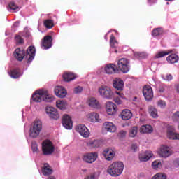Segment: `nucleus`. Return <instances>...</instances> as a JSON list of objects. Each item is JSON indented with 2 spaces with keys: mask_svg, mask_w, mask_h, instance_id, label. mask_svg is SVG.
<instances>
[{
  "mask_svg": "<svg viewBox=\"0 0 179 179\" xmlns=\"http://www.w3.org/2000/svg\"><path fill=\"white\" fill-rule=\"evenodd\" d=\"M122 171H124V163L121 162L112 163L107 169L108 174H110L112 177L121 176Z\"/></svg>",
  "mask_w": 179,
  "mask_h": 179,
  "instance_id": "f257e3e1",
  "label": "nucleus"
},
{
  "mask_svg": "<svg viewBox=\"0 0 179 179\" xmlns=\"http://www.w3.org/2000/svg\"><path fill=\"white\" fill-rule=\"evenodd\" d=\"M105 38L107 39V35L105 36Z\"/></svg>",
  "mask_w": 179,
  "mask_h": 179,
  "instance_id": "052dcab7",
  "label": "nucleus"
},
{
  "mask_svg": "<svg viewBox=\"0 0 179 179\" xmlns=\"http://www.w3.org/2000/svg\"><path fill=\"white\" fill-rule=\"evenodd\" d=\"M90 146L92 148H99L100 146V141L99 140H94L90 142Z\"/></svg>",
  "mask_w": 179,
  "mask_h": 179,
  "instance_id": "c03bdc74",
  "label": "nucleus"
},
{
  "mask_svg": "<svg viewBox=\"0 0 179 179\" xmlns=\"http://www.w3.org/2000/svg\"><path fill=\"white\" fill-rule=\"evenodd\" d=\"M152 166L154 170H159V169L162 167L163 164L162 163V162H160V160H155L152 162Z\"/></svg>",
  "mask_w": 179,
  "mask_h": 179,
  "instance_id": "c9c22d12",
  "label": "nucleus"
},
{
  "mask_svg": "<svg viewBox=\"0 0 179 179\" xmlns=\"http://www.w3.org/2000/svg\"><path fill=\"white\" fill-rule=\"evenodd\" d=\"M55 150L54 143L50 140H45L42 143V152L45 156L52 155Z\"/></svg>",
  "mask_w": 179,
  "mask_h": 179,
  "instance_id": "20e7f679",
  "label": "nucleus"
},
{
  "mask_svg": "<svg viewBox=\"0 0 179 179\" xmlns=\"http://www.w3.org/2000/svg\"><path fill=\"white\" fill-rule=\"evenodd\" d=\"M152 132L153 128L149 124L143 125L140 128V134H152Z\"/></svg>",
  "mask_w": 179,
  "mask_h": 179,
  "instance_id": "cd10ccee",
  "label": "nucleus"
},
{
  "mask_svg": "<svg viewBox=\"0 0 179 179\" xmlns=\"http://www.w3.org/2000/svg\"><path fill=\"white\" fill-rule=\"evenodd\" d=\"M103 128L107 132H115V131H117V127H115L113 122H110L103 123Z\"/></svg>",
  "mask_w": 179,
  "mask_h": 179,
  "instance_id": "4be33fe9",
  "label": "nucleus"
},
{
  "mask_svg": "<svg viewBox=\"0 0 179 179\" xmlns=\"http://www.w3.org/2000/svg\"><path fill=\"white\" fill-rule=\"evenodd\" d=\"M166 1H173V0H166Z\"/></svg>",
  "mask_w": 179,
  "mask_h": 179,
  "instance_id": "e2e57ef3",
  "label": "nucleus"
},
{
  "mask_svg": "<svg viewBox=\"0 0 179 179\" xmlns=\"http://www.w3.org/2000/svg\"><path fill=\"white\" fill-rule=\"evenodd\" d=\"M157 106L158 107H159L160 108H166V101H163V100H159L157 101Z\"/></svg>",
  "mask_w": 179,
  "mask_h": 179,
  "instance_id": "a18cd8bd",
  "label": "nucleus"
},
{
  "mask_svg": "<svg viewBox=\"0 0 179 179\" xmlns=\"http://www.w3.org/2000/svg\"><path fill=\"white\" fill-rule=\"evenodd\" d=\"M167 138L172 139V141H179V133L176 132V128L174 127H168Z\"/></svg>",
  "mask_w": 179,
  "mask_h": 179,
  "instance_id": "f8f14e48",
  "label": "nucleus"
},
{
  "mask_svg": "<svg viewBox=\"0 0 179 179\" xmlns=\"http://www.w3.org/2000/svg\"><path fill=\"white\" fill-rule=\"evenodd\" d=\"M143 94L147 101L153 99V90L150 85H145L143 88Z\"/></svg>",
  "mask_w": 179,
  "mask_h": 179,
  "instance_id": "1a4fd4ad",
  "label": "nucleus"
},
{
  "mask_svg": "<svg viewBox=\"0 0 179 179\" xmlns=\"http://www.w3.org/2000/svg\"><path fill=\"white\" fill-rule=\"evenodd\" d=\"M98 93L103 99H107L111 100L114 97V92L111 90L110 87L106 85H102L98 88Z\"/></svg>",
  "mask_w": 179,
  "mask_h": 179,
  "instance_id": "7ed1b4c3",
  "label": "nucleus"
},
{
  "mask_svg": "<svg viewBox=\"0 0 179 179\" xmlns=\"http://www.w3.org/2000/svg\"><path fill=\"white\" fill-rule=\"evenodd\" d=\"M117 68L123 73H127V72H129L130 69L129 60L126 58L119 59L117 62Z\"/></svg>",
  "mask_w": 179,
  "mask_h": 179,
  "instance_id": "423d86ee",
  "label": "nucleus"
},
{
  "mask_svg": "<svg viewBox=\"0 0 179 179\" xmlns=\"http://www.w3.org/2000/svg\"><path fill=\"white\" fill-rule=\"evenodd\" d=\"M15 40L18 44H23V38L20 36H15Z\"/></svg>",
  "mask_w": 179,
  "mask_h": 179,
  "instance_id": "8fccbe9b",
  "label": "nucleus"
},
{
  "mask_svg": "<svg viewBox=\"0 0 179 179\" xmlns=\"http://www.w3.org/2000/svg\"><path fill=\"white\" fill-rule=\"evenodd\" d=\"M172 120L176 122H178V121H179V111H177L175 113H173L172 116Z\"/></svg>",
  "mask_w": 179,
  "mask_h": 179,
  "instance_id": "09e8293b",
  "label": "nucleus"
},
{
  "mask_svg": "<svg viewBox=\"0 0 179 179\" xmlns=\"http://www.w3.org/2000/svg\"><path fill=\"white\" fill-rule=\"evenodd\" d=\"M115 103H116V104H122V99H120V97H117L114 100Z\"/></svg>",
  "mask_w": 179,
  "mask_h": 179,
  "instance_id": "5fc2aeb1",
  "label": "nucleus"
},
{
  "mask_svg": "<svg viewBox=\"0 0 179 179\" xmlns=\"http://www.w3.org/2000/svg\"><path fill=\"white\" fill-rule=\"evenodd\" d=\"M157 155L159 157H163L164 159H167L173 155V150L171 147L167 145H161L157 151Z\"/></svg>",
  "mask_w": 179,
  "mask_h": 179,
  "instance_id": "39448f33",
  "label": "nucleus"
},
{
  "mask_svg": "<svg viewBox=\"0 0 179 179\" xmlns=\"http://www.w3.org/2000/svg\"><path fill=\"white\" fill-rule=\"evenodd\" d=\"M110 47H112V48H115L117 45H118V42L115 41V37L113 36V35L110 36Z\"/></svg>",
  "mask_w": 179,
  "mask_h": 179,
  "instance_id": "58836bf2",
  "label": "nucleus"
},
{
  "mask_svg": "<svg viewBox=\"0 0 179 179\" xmlns=\"http://www.w3.org/2000/svg\"><path fill=\"white\" fill-rule=\"evenodd\" d=\"M10 10H13V12H17L19 10V7L17 6V5L15 3V2H10L8 5Z\"/></svg>",
  "mask_w": 179,
  "mask_h": 179,
  "instance_id": "79ce46f5",
  "label": "nucleus"
},
{
  "mask_svg": "<svg viewBox=\"0 0 179 179\" xmlns=\"http://www.w3.org/2000/svg\"><path fill=\"white\" fill-rule=\"evenodd\" d=\"M43 129V122L41 120H35L29 129V136L31 138H37Z\"/></svg>",
  "mask_w": 179,
  "mask_h": 179,
  "instance_id": "f03ea898",
  "label": "nucleus"
},
{
  "mask_svg": "<svg viewBox=\"0 0 179 179\" xmlns=\"http://www.w3.org/2000/svg\"><path fill=\"white\" fill-rule=\"evenodd\" d=\"M151 179H167V176L164 173H158L154 175Z\"/></svg>",
  "mask_w": 179,
  "mask_h": 179,
  "instance_id": "e433bc0d",
  "label": "nucleus"
},
{
  "mask_svg": "<svg viewBox=\"0 0 179 179\" xmlns=\"http://www.w3.org/2000/svg\"><path fill=\"white\" fill-rule=\"evenodd\" d=\"M76 131L78 134H80V136H83V138H89L90 136V131H89V129L85 124H78L76 127Z\"/></svg>",
  "mask_w": 179,
  "mask_h": 179,
  "instance_id": "0eeeda50",
  "label": "nucleus"
},
{
  "mask_svg": "<svg viewBox=\"0 0 179 179\" xmlns=\"http://www.w3.org/2000/svg\"><path fill=\"white\" fill-rule=\"evenodd\" d=\"M106 110L108 115H114L117 113V105L111 101L106 102Z\"/></svg>",
  "mask_w": 179,
  "mask_h": 179,
  "instance_id": "f3484780",
  "label": "nucleus"
},
{
  "mask_svg": "<svg viewBox=\"0 0 179 179\" xmlns=\"http://www.w3.org/2000/svg\"><path fill=\"white\" fill-rule=\"evenodd\" d=\"M144 177H146V174H145V173H140L138 174V178H144Z\"/></svg>",
  "mask_w": 179,
  "mask_h": 179,
  "instance_id": "4d7b16f0",
  "label": "nucleus"
},
{
  "mask_svg": "<svg viewBox=\"0 0 179 179\" xmlns=\"http://www.w3.org/2000/svg\"><path fill=\"white\" fill-rule=\"evenodd\" d=\"M43 93H45V96H43V101L51 103V101H54L55 100V97L52 95L48 94V92H47V90H43Z\"/></svg>",
  "mask_w": 179,
  "mask_h": 179,
  "instance_id": "7c9ffc66",
  "label": "nucleus"
},
{
  "mask_svg": "<svg viewBox=\"0 0 179 179\" xmlns=\"http://www.w3.org/2000/svg\"><path fill=\"white\" fill-rule=\"evenodd\" d=\"M98 155L97 152L86 153L83 156V162L85 163H94L97 160Z\"/></svg>",
  "mask_w": 179,
  "mask_h": 179,
  "instance_id": "9b49d317",
  "label": "nucleus"
},
{
  "mask_svg": "<svg viewBox=\"0 0 179 179\" xmlns=\"http://www.w3.org/2000/svg\"><path fill=\"white\" fill-rule=\"evenodd\" d=\"M48 179H55V177L54 176H49Z\"/></svg>",
  "mask_w": 179,
  "mask_h": 179,
  "instance_id": "bf43d9fd",
  "label": "nucleus"
},
{
  "mask_svg": "<svg viewBox=\"0 0 179 179\" xmlns=\"http://www.w3.org/2000/svg\"><path fill=\"white\" fill-rule=\"evenodd\" d=\"M36 56V48L34 46H29L27 50L26 58L27 59V62H31L34 59Z\"/></svg>",
  "mask_w": 179,
  "mask_h": 179,
  "instance_id": "6ab92c4d",
  "label": "nucleus"
},
{
  "mask_svg": "<svg viewBox=\"0 0 179 179\" xmlns=\"http://www.w3.org/2000/svg\"><path fill=\"white\" fill-rule=\"evenodd\" d=\"M130 150L131 152H138L139 150V146L137 144H132L130 147Z\"/></svg>",
  "mask_w": 179,
  "mask_h": 179,
  "instance_id": "49530a36",
  "label": "nucleus"
},
{
  "mask_svg": "<svg viewBox=\"0 0 179 179\" xmlns=\"http://www.w3.org/2000/svg\"><path fill=\"white\" fill-rule=\"evenodd\" d=\"M151 157H153V153H152V151L141 152L138 155L140 162H148V160H150Z\"/></svg>",
  "mask_w": 179,
  "mask_h": 179,
  "instance_id": "aec40b11",
  "label": "nucleus"
},
{
  "mask_svg": "<svg viewBox=\"0 0 179 179\" xmlns=\"http://www.w3.org/2000/svg\"><path fill=\"white\" fill-rule=\"evenodd\" d=\"M31 149L33 150V152H37L38 148H37V144H32L31 145Z\"/></svg>",
  "mask_w": 179,
  "mask_h": 179,
  "instance_id": "6e6d98bb",
  "label": "nucleus"
},
{
  "mask_svg": "<svg viewBox=\"0 0 179 179\" xmlns=\"http://www.w3.org/2000/svg\"><path fill=\"white\" fill-rule=\"evenodd\" d=\"M86 119L87 121L92 123L100 122V121H101L100 119V115L96 112H91L87 114Z\"/></svg>",
  "mask_w": 179,
  "mask_h": 179,
  "instance_id": "2eb2a0df",
  "label": "nucleus"
},
{
  "mask_svg": "<svg viewBox=\"0 0 179 179\" xmlns=\"http://www.w3.org/2000/svg\"><path fill=\"white\" fill-rule=\"evenodd\" d=\"M121 118L124 121H128L132 118V112L128 109H124L121 113Z\"/></svg>",
  "mask_w": 179,
  "mask_h": 179,
  "instance_id": "393cba45",
  "label": "nucleus"
},
{
  "mask_svg": "<svg viewBox=\"0 0 179 179\" xmlns=\"http://www.w3.org/2000/svg\"><path fill=\"white\" fill-rule=\"evenodd\" d=\"M20 22H15L13 24L14 27H17L19 26Z\"/></svg>",
  "mask_w": 179,
  "mask_h": 179,
  "instance_id": "13d9d810",
  "label": "nucleus"
},
{
  "mask_svg": "<svg viewBox=\"0 0 179 179\" xmlns=\"http://www.w3.org/2000/svg\"><path fill=\"white\" fill-rule=\"evenodd\" d=\"M116 94H118L119 98L121 99V100H125V96H124V93H122L121 91H116Z\"/></svg>",
  "mask_w": 179,
  "mask_h": 179,
  "instance_id": "3c124183",
  "label": "nucleus"
},
{
  "mask_svg": "<svg viewBox=\"0 0 179 179\" xmlns=\"http://www.w3.org/2000/svg\"><path fill=\"white\" fill-rule=\"evenodd\" d=\"M44 96H45V92H44V90H36L32 94V98L31 101H34L35 103H41V101H43Z\"/></svg>",
  "mask_w": 179,
  "mask_h": 179,
  "instance_id": "6e6552de",
  "label": "nucleus"
},
{
  "mask_svg": "<svg viewBox=\"0 0 179 179\" xmlns=\"http://www.w3.org/2000/svg\"><path fill=\"white\" fill-rule=\"evenodd\" d=\"M164 80H167L170 82V80H173V76L171 74H167L165 77H164Z\"/></svg>",
  "mask_w": 179,
  "mask_h": 179,
  "instance_id": "603ef678",
  "label": "nucleus"
},
{
  "mask_svg": "<svg viewBox=\"0 0 179 179\" xmlns=\"http://www.w3.org/2000/svg\"><path fill=\"white\" fill-rule=\"evenodd\" d=\"M56 107L59 108V110H66V108H68V102L64 100H58L56 101Z\"/></svg>",
  "mask_w": 179,
  "mask_h": 179,
  "instance_id": "bb28decb",
  "label": "nucleus"
},
{
  "mask_svg": "<svg viewBox=\"0 0 179 179\" xmlns=\"http://www.w3.org/2000/svg\"><path fill=\"white\" fill-rule=\"evenodd\" d=\"M113 87L120 90V92L124 90V81L120 78H115L113 83Z\"/></svg>",
  "mask_w": 179,
  "mask_h": 179,
  "instance_id": "5701e85b",
  "label": "nucleus"
},
{
  "mask_svg": "<svg viewBox=\"0 0 179 179\" xmlns=\"http://www.w3.org/2000/svg\"><path fill=\"white\" fill-rule=\"evenodd\" d=\"M81 92H83V87L78 86L74 88L73 93H75V94H79Z\"/></svg>",
  "mask_w": 179,
  "mask_h": 179,
  "instance_id": "de8ad7c7",
  "label": "nucleus"
},
{
  "mask_svg": "<svg viewBox=\"0 0 179 179\" xmlns=\"http://www.w3.org/2000/svg\"><path fill=\"white\" fill-rule=\"evenodd\" d=\"M55 94L57 97L59 99H65L66 97V94H68V92L65 89V87L62 86H56L54 89Z\"/></svg>",
  "mask_w": 179,
  "mask_h": 179,
  "instance_id": "9d476101",
  "label": "nucleus"
},
{
  "mask_svg": "<svg viewBox=\"0 0 179 179\" xmlns=\"http://www.w3.org/2000/svg\"><path fill=\"white\" fill-rule=\"evenodd\" d=\"M126 136H127V131L122 130L119 132L120 138H125Z\"/></svg>",
  "mask_w": 179,
  "mask_h": 179,
  "instance_id": "864d4df0",
  "label": "nucleus"
},
{
  "mask_svg": "<svg viewBox=\"0 0 179 179\" xmlns=\"http://www.w3.org/2000/svg\"><path fill=\"white\" fill-rule=\"evenodd\" d=\"M62 76L65 82H71V80L76 79V76L72 73H65Z\"/></svg>",
  "mask_w": 179,
  "mask_h": 179,
  "instance_id": "c756f323",
  "label": "nucleus"
},
{
  "mask_svg": "<svg viewBox=\"0 0 179 179\" xmlns=\"http://www.w3.org/2000/svg\"><path fill=\"white\" fill-rule=\"evenodd\" d=\"M137 134H138V127H134L131 129H130L129 131V136L130 138H135Z\"/></svg>",
  "mask_w": 179,
  "mask_h": 179,
  "instance_id": "f704fd0d",
  "label": "nucleus"
},
{
  "mask_svg": "<svg viewBox=\"0 0 179 179\" xmlns=\"http://www.w3.org/2000/svg\"><path fill=\"white\" fill-rule=\"evenodd\" d=\"M115 52H118V51H117V50H115Z\"/></svg>",
  "mask_w": 179,
  "mask_h": 179,
  "instance_id": "680f3d73",
  "label": "nucleus"
},
{
  "mask_svg": "<svg viewBox=\"0 0 179 179\" xmlns=\"http://www.w3.org/2000/svg\"><path fill=\"white\" fill-rule=\"evenodd\" d=\"M9 75L13 79H17V78H20V76H22V73L20 72V69H16L11 71V72L9 73Z\"/></svg>",
  "mask_w": 179,
  "mask_h": 179,
  "instance_id": "72a5a7b5",
  "label": "nucleus"
},
{
  "mask_svg": "<svg viewBox=\"0 0 179 179\" xmlns=\"http://www.w3.org/2000/svg\"><path fill=\"white\" fill-rule=\"evenodd\" d=\"M42 47L43 50H48L52 47V37L51 36H45L42 41Z\"/></svg>",
  "mask_w": 179,
  "mask_h": 179,
  "instance_id": "a211bd4d",
  "label": "nucleus"
},
{
  "mask_svg": "<svg viewBox=\"0 0 179 179\" xmlns=\"http://www.w3.org/2000/svg\"><path fill=\"white\" fill-rule=\"evenodd\" d=\"M134 57H136V58H138V59H142V58H146V57H148V55H146V53L145 52H135L134 53Z\"/></svg>",
  "mask_w": 179,
  "mask_h": 179,
  "instance_id": "a19ab883",
  "label": "nucleus"
},
{
  "mask_svg": "<svg viewBox=\"0 0 179 179\" xmlns=\"http://www.w3.org/2000/svg\"><path fill=\"white\" fill-rule=\"evenodd\" d=\"M87 104L90 107H92V108H101V104H100V102L96 99V98H90L87 100Z\"/></svg>",
  "mask_w": 179,
  "mask_h": 179,
  "instance_id": "412c9836",
  "label": "nucleus"
},
{
  "mask_svg": "<svg viewBox=\"0 0 179 179\" xmlns=\"http://www.w3.org/2000/svg\"><path fill=\"white\" fill-rule=\"evenodd\" d=\"M44 26L46 27L47 29H52V27H54V22L51 20H46L44 21Z\"/></svg>",
  "mask_w": 179,
  "mask_h": 179,
  "instance_id": "4c0bfd02",
  "label": "nucleus"
},
{
  "mask_svg": "<svg viewBox=\"0 0 179 179\" xmlns=\"http://www.w3.org/2000/svg\"><path fill=\"white\" fill-rule=\"evenodd\" d=\"M62 123L63 127L66 129H71L72 127H73V123L72 122V119L71 117L68 115H64L62 120Z\"/></svg>",
  "mask_w": 179,
  "mask_h": 179,
  "instance_id": "4468645a",
  "label": "nucleus"
},
{
  "mask_svg": "<svg viewBox=\"0 0 179 179\" xmlns=\"http://www.w3.org/2000/svg\"><path fill=\"white\" fill-rule=\"evenodd\" d=\"M166 61L169 64H176L178 62V56L176 54H173L166 57Z\"/></svg>",
  "mask_w": 179,
  "mask_h": 179,
  "instance_id": "473e14b6",
  "label": "nucleus"
},
{
  "mask_svg": "<svg viewBox=\"0 0 179 179\" xmlns=\"http://www.w3.org/2000/svg\"><path fill=\"white\" fill-rule=\"evenodd\" d=\"M45 113L52 120H58L59 118L58 110L53 107L46 108Z\"/></svg>",
  "mask_w": 179,
  "mask_h": 179,
  "instance_id": "ddd939ff",
  "label": "nucleus"
},
{
  "mask_svg": "<svg viewBox=\"0 0 179 179\" xmlns=\"http://www.w3.org/2000/svg\"><path fill=\"white\" fill-rule=\"evenodd\" d=\"M104 71L108 75H113V73H115L117 67L114 65V64H109L105 66Z\"/></svg>",
  "mask_w": 179,
  "mask_h": 179,
  "instance_id": "b1692460",
  "label": "nucleus"
},
{
  "mask_svg": "<svg viewBox=\"0 0 179 179\" xmlns=\"http://www.w3.org/2000/svg\"><path fill=\"white\" fill-rule=\"evenodd\" d=\"M170 52H171V50L169 52H159L157 55H156V58H162V57H166V55H169V54H170Z\"/></svg>",
  "mask_w": 179,
  "mask_h": 179,
  "instance_id": "37998d69",
  "label": "nucleus"
},
{
  "mask_svg": "<svg viewBox=\"0 0 179 179\" xmlns=\"http://www.w3.org/2000/svg\"><path fill=\"white\" fill-rule=\"evenodd\" d=\"M148 113L152 118H157L159 117V115H157V109L154 106H150L148 107Z\"/></svg>",
  "mask_w": 179,
  "mask_h": 179,
  "instance_id": "2f4dec72",
  "label": "nucleus"
},
{
  "mask_svg": "<svg viewBox=\"0 0 179 179\" xmlns=\"http://www.w3.org/2000/svg\"><path fill=\"white\" fill-rule=\"evenodd\" d=\"M42 173L43 176H51L52 174V169H51V166L48 165V164H45L43 166V168L42 169Z\"/></svg>",
  "mask_w": 179,
  "mask_h": 179,
  "instance_id": "c85d7f7f",
  "label": "nucleus"
},
{
  "mask_svg": "<svg viewBox=\"0 0 179 179\" xmlns=\"http://www.w3.org/2000/svg\"><path fill=\"white\" fill-rule=\"evenodd\" d=\"M160 34H163V29H162V28H157L152 31V36L154 37H157V36H160Z\"/></svg>",
  "mask_w": 179,
  "mask_h": 179,
  "instance_id": "ea45409f",
  "label": "nucleus"
},
{
  "mask_svg": "<svg viewBox=\"0 0 179 179\" xmlns=\"http://www.w3.org/2000/svg\"><path fill=\"white\" fill-rule=\"evenodd\" d=\"M25 52L24 50H20V48H17L14 52V57H16L17 61H23L24 58Z\"/></svg>",
  "mask_w": 179,
  "mask_h": 179,
  "instance_id": "a878e982",
  "label": "nucleus"
},
{
  "mask_svg": "<svg viewBox=\"0 0 179 179\" xmlns=\"http://www.w3.org/2000/svg\"><path fill=\"white\" fill-rule=\"evenodd\" d=\"M103 155L105 156L106 160L110 162L115 156V149L112 148H106L103 152Z\"/></svg>",
  "mask_w": 179,
  "mask_h": 179,
  "instance_id": "dca6fc26",
  "label": "nucleus"
}]
</instances>
